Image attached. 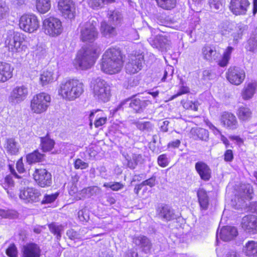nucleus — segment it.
<instances>
[{
  "label": "nucleus",
  "instance_id": "nucleus-6",
  "mask_svg": "<svg viewBox=\"0 0 257 257\" xmlns=\"http://www.w3.org/2000/svg\"><path fill=\"white\" fill-rule=\"evenodd\" d=\"M96 22L92 20L80 26V38L83 42H93L97 38Z\"/></svg>",
  "mask_w": 257,
  "mask_h": 257
},
{
  "label": "nucleus",
  "instance_id": "nucleus-31",
  "mask_svg": "<svg viewBox=\"0 0 257 257\" xmlns=\"http://www.w3.org/2000/svg\"><path fill=\"white\" fill-rule=\"evenodd\" d=\"M246 29V26L241 23L236 24L235 26L232 25L231 36L233 42L236 44L239 40L242 38L244 32Z\"/></svg>",
  "mask_w": 257,
  "mask_h": 257
},
{
  "label": "nucleus",
  "instance_id": "nucleus-49",
  "mask_svg": "<svg viewBox=\"0 0 257 257\" xmlns=\"http://www.w3.org/2000/svg\"><path fill=\"white\" fill-rule=\"evenodd\" d=\"M194 133L196 136V139H198L204 141H207L208 139V132L204 128H196L194 131Z\"/></svg>",
  "mask_w": 257,
  "mask_h": 257
},
{
  "label": "nucleus",
  "instance_id": "nucleus-62",
  "mask_svg": "<svg viewBox=\"0 0 257 257\" xmlns=\"http://www.w3.org/2000/svg\"><path fill=\"white\" fill-rule=\"evenodd\" d=\"M138 252L133 248L128 249L126 251L123 257H138Z\"/></svg>",
  "mask_w": 257,
  "mask_h": 257
},
{
  "label": "nucleus",
  "instance_id": "nucleus-53",
  "mask_svg": "<svg viewBox=\"0 0 257 257\" xmlns=\"http://www.w3.org/2000/svg\"><path fill=\"white\" fill-rule=\"evenodd\" d=\"M66 235L69 239L73 240L81 239L82 238V236L79 233H78L73 229L68 230Z\"/></svg>",
  "mask_w": 257,
  "mask_h": 257
},
{
  "label": "nucleus",
  "instance_id": "nucleus-33",
  "mask_svg": "<svg viewBox=\"0 0 257 257\" xmlns=\"http://www.w3.org/2000/svg\"><path fill=\"white\" fill-rule=\"evenodd\" d=\"M243 251L246 256L257 257V242L248 241L244 246Z\"/></svg>",
  "mask_w": 257,
  "mask_h": 257
},
{
  "label": "nucleus",
  "instance_id": "nucleus-21",
  "mask_svg": "<svg viewBox=\"0 0 257 257\" xmlns=\"http://www.w3.org/2000/svg\"><path fill=\"white\" fill-rule=\"evenodd\" d=\"M242 227L251 234L257 233V216L250 215L244 216L241 221Z\"/></svg>",
  "mask_w": 257,
  "mask_h": 257
},
{
  "label": "nucleus",
  "instance_id": "nucleus-56",
  "mask_svg": "<svg viewBox=\"0 0 257 257\" xmlns=\"http://www.w3.org/2000/svg\"><path fill=\"white\" fill-rule=\"evenodd\" d=\"M35 54L38 59L44 58L47 55L46 49L42 47H38L35 51Z\"/></svg>",
  "mask_w": 257,
  "mask_h": 257
},
{
  "label": "nucleus",
  "instance_id": "nucleus-13",
  "mask_svg": "<svg viewBox=\"0 0 257 257\" xmlns=\"http://www.w3.org/2000/svg\"><path fill=\"white\" fill-rule=\"evenodd\" d=\"M59 11L66 19H72L75 16V5L72 0H59Z\"/></svg>",
  "mask_w": 257,
  "mask_h": 257
},
{
  "label": "nucleus",
  "instance_id": "nucleus-26",
  "mask_svg": "<svg viewBox=\"0 0 257 257\" xmlns=\"http://www.w3.org/2000/svg\"><path fill=\"white\" fill-rule=\"evenodd\" d=\"M237 235V230L235 227L226 226L221 229L219 236L222 240L227 241L233 239Z\"/></svg>",
  "mask_w": 257,
  "mask_h": 257
},
{
  "label": "nucleus",
  "instance_id": "nucleus-27",
  "mask_svg": "<svg viewBox=\"0 0 257 257\" xmlns=\"http://www.w3.org/2000/svg\"><path fill=\"white\" fill-rule=\"evenodd\" d=\"M159 217L165 221H168L176 218L174 210L168 205H164L159 208Z\"/></svg>",
  "mask_w": 257,
  "mask_h": 257
},
{
  "label": "nucleus",
  "instance_id": "nucleus-61",
  "mask_svg": "<svg viewBox=\"0 0 257 257\" xmlns=\"http://www.w3.org/2000/svg\"><path fill=\"white\" fill-rule=\"evenodd\" d=\"M214 74L209 70H205L202 73V78L204 80H210L214 77Z\"/></svg>",
  "mask_w": 257,
  "mask_h": 257
},
{
  "label": "nucleus",
  "instance_id": "nucleus-9",
  "mask_svg": "<svg viewBox=\"0 0 257 257\" xmlns=\"http://www.w3.org/2000/svg\"><path fill=\"white\" fill-rule=\"evenodd\" d=\"M20 28L30 33L36 31L39 27V21L34 14H25L21 16L19 21Z\"/></svg>",
  "mask_w": 257,
  "mask_h": 257
},
{
  "label": "nucleus",
  "instance_id": "nucleus-36",
  "mask_svg": "<svg viewBox=\"0 0 257 257\" xmlns=\"http://www.w3.org/2000/svg\"><path fill=\"white\" fill-rule=\"evenodd\" d=\"M240 194L241 197L246 199H251L253 197V188L250 184H244L240 186Z\"/></svg>",
  "mask_w": 257,
  "mask_h": 257
},
{
  "label": "nucleus",
  "instance_id": "nucleus-45",
  "mask_svg": "<svg viewBox=\"0 0 257 257\" xmlns=\"http://www.w3.org/2000/svg\"><path fill=\"white\" fill-rule=\"evenodd\" d=\"M233 48L232 47L228 46L223 53L222 59L219 62V65L221 67L226 66L228 63L230 58V55Z\"/></svg>",
  "mask_w": 257,
  "mask_h": 257
},
{
  "label": "nucleus",
  "instance_id": "nucleus-17",
  "mask_svg": "<svg viewBox=\"0 0 257 257\" xmlns=\"http://www.w3.org/2000/svg\"><path fill=\"white\" fill-rule=\"evenodd\" d=\"M133 242L145 253H150L152 248L151 240L144 235H135L133 238Z\"/></svg>",
  "mask_w": 257,
  "mask_h": 257
},
{
  "label": "nucleus",
  "instance_id": "nucleus-30",
  "mask_svg": "<svg viewBox=\"0 0 257 257\" xmlns=\"http://www.w3.org/2000/svg\"><path fill=\"white\" fill-rule=\"evenodd\" d=\"M197 197L201 210H206L209 206V197L207 192L203 188L197 191Z\"/></svg>",
  "mask_w": 257,
  "mask_h": 257
},
{
  "label": "nucleus",
  "instance_id": "nucleus-7",
  "mask_svg": "<svg viewBox=\"0 0 257 257\" xmlns=\"http://www.w3.org/2000/svg\"><path fill=\"white\" fill-rule=\"evenodd\" d=\"M50 96L46 93H40L35 95L31 100V108L36 113L45 111L49 106Z\"/></svg>",
  "mask_w": 257,
  "mask_h": 257
},
{
  "label": "nucleus",
  "instance_id": "nucleus-20",
  "mask_svg": "<svg viewBox=\"0 0 257 257\" xmlns=\"http://www.w3.org/2000/svg\"><path fill=\"white\" fill-rule=\"evenodd\" d=\"M149 41L153 47L162 51H166L170 48V41L164 36H156L154 38H150Z\"/></svg>",
  "mask_w": 257,
  "mask_h": 257
},
{
  "label": "nucleus",
  "instance_id": "nucleus-16",
  "mask_svg": "<svg viewBox=\"0 0 257 257\" xmlns=\"http://www.w3.org/2000/svg\"><path fill=\"white\" fill-rule=\"evenodd\" d=\"M250 6L248 0H230L229 10L236 16L245 15Z\"/></svg>",
  "mask_w": 257,
  "mask_h": 257
},
{
  "label": "nucleus",
  "instance_id": "nucleus-59",
  "mask_svg": "<svg viewBox=\"0 0 257 257\" xmlns=\"http://www.w3.org/2000/svg\"><path fill=\"white\" fill-rule=\"evenodd\" d=\"M198 103L197 101L191 100L187 101L184 104V107L187 109H190L194 111L198 109Z\"/></svg>",
  "mask_w": 257,
  "mask_h": 257
},
{
  "label": "nucleus",
  "instance_id": "nucleus-10",
  "mask_svg": "<svg viewBox=\"0 0 257 257\" xmlns=\"http://www.w3.org/2000/svg\"><path fill=\"white\" fill-rule=\"evenodd\" d=\"M40 191L33 187L24 188L20 190L19 196L24 203H34L40 200Z\"/></svg>",
  "mask_w": 257,
  "mask_h": 257
},
{
  "label": "nucleus",
  "instance_id": "nucleus-35",
  "mask_svg": "<svg viewBox=\"0 0 257 257\" xmlns=\"http://www.w3.org/2000/svg\"><path fill=\"white\" fill-rule=\"evenodd\" d=\"M101 193V189L96 186H90L83 189L80 194L83 197L89 198L92 196H96Z\"/></svg>",
  "mask_w": 257,
  "mask_h": 257
},
{
  "label": "nucleus",
  "instance_id": "nucleus-32",
  "mask_svg": "<svg viewBox=\"0 0 257 257\" xmlns=\"http://www.w3.org/2000/svg\"><path fill=\"white\" fill-rule=\"evenodd\" d=\"M115 27L116 26L110 25L106 22L103 21L101 23L100 32L104 36L111 37L116 34Z\"/></svg>",
  "mask_w": 257,
  "mask_h": 257
},
{
  "label": "nucleus",
  "instance_id": "nucleus-55",
  "mask_svg": "<svg viewBox=\"0 0 257 257\" xmlns=\"http://www.w3.org/2000/svg\"><path fill=\"white\" fill-rule=\"evenodd\" d=\"M6 254L10 257H17L18 256L17 248L14 244H11L6 249Z\"/></svg>",
  "mask_w": 257,
  "mask_h": 257
},
{
  "label": "nucleus",
  "instance_id": "nucleus-51",
  "mask_svg": "<svg viewBox=\"0 0 257 257\" xmlns=\"http://www.w3.org/2000/svg\"><path fill=\"white\" fill-rule=\"evenodd\" d=\"M157 162L158 165L161 167H166L170 162V159L166 154H162L158 157Z\"/></svg>",
  "mask_w": 257,
  "mask_h": 257
},
{
  "label": "nucleus",
  "instance_id": "nucleus-8",
  "mask_svg": "<svg viewBox=\"0 0 257 257\" xmlns=\"http://www.w3.org/2000/svg\"><path fill=\"white\" fill-rule=\"evenodd\" d=\"M43 28L45 34L52 37L59 35L63 31L61 21L54 17H49L44 20Z\"/></svg>",
  "mask_w": 257,
  "mask_h": 257
},
{
  "label": "nucleus",
  "instance_id": "nucleus-15",
  "mask_svg": "<svg viewBox=\"0 0 257 257\" xmlns=\"http://www.w3.org/2000/svg\"><path fill=\"white\" fill-rule=\"evenodd\" d=\"M24 40L23 35L19 33H15L13 37H10L6 41V44L9 51L13 53L23 51L24 46L22 43Z\"/></svg>",
  "mask_w": 257,
  "mask_h": 257
},
{
  "label": "nucleus",
  "instance_id": "nucleus-47",
  "mask_svg": "<svg viewBox=\"0 0 257 257\" xmlns=\"http://www.w3.org/2000/svg\"><path fill=\"white\" fill-rule=\"evenodd\" d=\"M108 20L110 23L114 26H116L120 23L121 20V15L120 13L117 11L110 12L108 14Z\"/></svg>",
  "mask_w": 257,
  "mask_h": 257
},
{
  "label": "nucleus",
  "instance_id": "nucleus-52",
  "mask_svg": "<svg viewBox=\"0 0 257 257\" xmlns=\"http://www.w3.org/2000/svg\"><path fill=\"white\" fill-rule=\"evenodd\" d=\"M246 48L248 51L254 52L257 48V39L251 38L248 40Z\"/></svg>",
  "mask_w": 257,
  "mask_h": 257
},
{
  "label": "nucleus",
  "instance_id": "nucleus-29",
  "mask_svg": "<svg viewBox=\"0 0 257 257\" xmlns=\"http://www.w3.org/2000/svg\"><path fill=\"white\" fill-rule=\"evenodd\" d=\"M257 87V82L255 81H251L245 84L242 91V96L243 99H250L255 92Z\"/></svg>",
  "mask_w": 257,
  "mask_h": 257
},
{
  "label": "nucleus",
  "instance_id": "nucleus-63",
  "mask_svg": "<svg viewBox=\"0 0 257 257\" xmlns=\"http://www.w3.org/2000/svg\"><path fill=\"white\" fill-rule=\"evenodd\" d=\"M106 117H99L94 122V125L95 127H98L105 124L106 122Z\"/></svg>",
  "mask_w": 257,
  "mask_h": 257
},
{
  "label": "nucleus",
  "instance_id": "nucleus-48",
  "mask_svg": "<svg viewBox=\"0 0 257 257\" xmlns=\"http://www.w3.org/2000/svg\"><path fill=\"white\" fill-rule=\"evenodd\" d=\"M114 0H89V6L93 9L102 7L103 5L112 3Z\"/></svg>",
  "mask_w": 257,
  "mask_h": 257
},
{
  "label": "nucleus",
  "instance_id": "nucleus-22",
  "mask_svg": "<svg viewBox=\"0 0 257 257\" xmlns=\"http://www.w3.org/2000/svg\"><path fill=\"white\" fill-rule=\"evenodd\" d=\"M195 168L202 180L205 181L210 180L211 176V170L205 163L202 161L197 162L195 164Z\"/></svg>",
  "mask_w": 257,
  "mask_h": 257
},
{
  "label": "nucleus",
  "instance_id": "nucleus-38",
  "mask_svg": "<svg viewBox=\"0 0 257 257\" xmlns=\"http://www.w3.org/2000/svg\"><path fill=\"white\" fill-rule=\"evenodd\" d=\"M133 123L138 130L147 133L153 132L154 127L153 124L150 121H135Z\"/></svg>",
  "mask_w": 257,
  "mask_h": 257
},
{
  "label": "nucleus",
  "instance_id": "nucleus-64",
  "mask_svg": "<svg viewBox=\"0 0 257 257\" xmlns=\"http://www.w3.org/2000/svg\"><path fill=\"white\" fill-rule=\"evenodd\" d=\"M225 257H240V255L235 249H231L226 252Z\"/></svg>",
  "mask_w": 257,
  "mask_h": 257
},
{
  "label": "nucleus",
  "instance_id": "nucleus-2",
  "mask_svg": "<svg viewBox=\"0 0 257 257\" xmlns=\"http://www.w3.org/2000/svg\"><path fill=\"white\" fill-rule=\"evenodd\" d=\"M84 92V85L78 79L63 81L58 89L59 95L63 99L73 101L79 97Z\"/></svg>",
  "mask_w": 257,
  "mask_h": 257
},
{
  "label": "nucleus",
  "instance_id": "nucleus-43",
  "mask_svg": "<svg viewBox=\"0 0 257 257\" xmlns=\"http://www.w3.org/2000/svg\"><path fill=\"white\" fill-rule=\"evenodd\" d=\"M18 216V212L15 210L0 208V219L2 218L14 219Z\"/></svg>",
  "mask_w": 257,
  "mask_h": 257
},
{
  "label": "nucleus",
  "instance_id": "nucleus-42",
  "mask_svg": "<svg viewBox=\"0 0 257 257\" xmlns=\"http://www.w3.org/2000/svg\"><path fill=\"white\" fill-rule=\"evenodd\" d=\"M49 228L50 231L56 236L57 239L60 240L61 237V233L64 231L63 226L62 225L52 223L49 225Z\"/></svg>",
  "mask_w": 257,
  "mask_h": 257
},
{
  "label": "nucleus",
  "instance_id": "nucleus-11",
  "mask_svg": "<svg viewBox=\"0 0 257 257\" xmlns=\"http://www.w3.org/2000/svg\"><path fill=\"white\" fill-rule=\"evenodd\" d=\"M226 78L232 84L239 85L244 81L245 77L244 70L238 67H230L226 73Z\"/></svg>",
  "mask_w": 257,
  "mask_h": 257
},
{
  "label": "nucleus",
  "instance_id": "nucleus-3",
  "mask_svg": "<svg viewBox=\"0 0 257 257\" xmlns=\"http://www.w3.org/2000/svg\"><path fill=\"white\" fill-rule=\"evenodd\" d=\"M99 49L95 46L82 47L77 53L75 65L77 68L86 70L90 68L98 57Z\"/></svg>",
  "mask_w": 257,
  "mask_h": 257
},
{
  "label": "nucleus",
  "instance_id": "nucleus-37",
  "mask_svg": "<svg viewBox=\"0 0 257 257\" xmlns=\"http://www.w3.org/2000/svg\"><path fill=\"white\" fill-rule=\"evenodd\" d=\"M40 146L44 152H49L54 148L55 142L53 140L51 139L48 137H41L40 138Z\"/></svg>",
  "mask_w": 257,
  "mask_h": 257
},
{
  "label": "nucleus",
  "instance_id": "nucleus-24",
  "mask_svg": "<svg viewBox=\"0 0 257 257\" xmlns=\"http://www.w3.org/2000/svg\"><path fill=\"white\" fill-rule=\"evenodd\" d=\"M202 53L204 59L209 61L216 60L220 57V54L216 51V48L211 46H204Z\"/></svg>",
  "mask_w": 257,
  "mask_h": 257
},
{
  "label": "nucleus",
  "instance_id": "nucleus-40",
  "mask_svg": "<svg viewBox=\"0 0 257 257\" xmlns=\"http://www.w3.org/2000/svg\"><path fill=\"white\" fill-rule=\"evenodd\" d=\"M50 8L51 3L50 0H37L36 9L39 13L45 14L48 12Z\"/></svg>",
  "mask_w": 257,
  "mask_h": 257
},
{
  "label": "nucleus",
  "instance_id": "nucleus-39",
  "mask_svg": "<svg viewBox=\"0 0 257 257\" xmlns=\"http://www.w3.org/2000/svg\"><path fill=\"white\" fill-rule=\"evenodd\" d=\"M6 149L7 153L12 155H17L19 150L18 143L12 138L7 140Z\"/></svg>",
  "mask_w": 257,
  "mask_h": 257
},
{
  "label": "nucleus",
  "instance_id": "nucleus-28",
  "mask_svg": "<svg viewBox=\"0 0 257 257\" xmlns=\"http://www.w3.org/2000/svg\"><path fill=\"white\" fill-rule=\"evenodd\" d=\"M13 69L11 65L6 62H0V82H5L12 78Z\"/></svg>",
  "mask_w": 257,
  "mask_h": 257
},
{
  "label": "nucleus",
  "instance_id": "nucleus-60",
  "mask_svg": "<svg viewBox=\"0 0 257 257\" xmlns=\"http://www.w3.org/2000/svg\"><path fill=\"white\" fill-rule=\"evenodd\" d=\"M88 167V164L80 159L76 160L74 163V167L76 169H84Z\"/></svg>",
  "mask_w": 257,
  "mask_h": 257
},
{
  "label": "nucleus",
  "instance_id": "nucleus-44",
  "mask_svg": "<svg viewBox=\"0 0 257 257\" xmlns=\"http://www.w3.org/2000/svg\"><path fill=\"white\" fill-rule=\"evenodd\" d=\"M158 5L165 10H171L174 8L176 4V0H156Z\"/></svg>",
  "mask_w": 257,
  "mask_h": 257
},
{
  "label": "nucleus",
  "instance_id": "nucleus-18",
  "mask_svg": "<svg viewBox=\"0 0 257 257\" xmlns=\"http://www.w3.org/2000/svg\"><path fill=\"white\" fill-rule=\"evenodd\" d=\"M28 89L25 86H17L12 91L9 101L13 104L19 103L26 99Z\"/></svg>",
  "mask_w": 257,
  "mask_h": 257
},
{
  "label": "nucleus",
  "instance_id": "nucleus-41",
  "mask_svg": "<svg viewBox=\"0 0 257 257\" xmlns=\"http://www.w3.org/2000/svg\"><path fill=\"white\" fill-rule=\"evenodd\" d=\"M44 157V154L40 153L38 151L36 150L27 155V162L29 164L41 162L43 160Z\"/></svg>",
  "mask_w": 257,
  "mask_h": 257
},
{
  "label": "nucleus",
  "instance_id": "nucleus-34",
  "mask_svg": "<svg viewBox=\"0 0 257 257\" xmlns=\"http://www.w3.org/2000/svg\"><path fill=\"white\" fill-rule=\"evenodd\" d=\"M252 112L250 108L246 106H240L237 111V115L241 121L246 122L251 118Z\"/></svg>",
  "mask_w": 257,
  "mask_h": 257
},
{
  "label": "nucleus",
  "instance_id": "nucleus-5",
  "mask_svg": "<svg viewBox=\"0 0 257 257\" xmlns=\"http://www.w3.org/2000/svg\"><path fill=\"white\" fill-rule=\"evenodd\" d=\"M147 105L146 100L134 96L122 101L117 106L115 110L122 109L134 113H141L144 111Z\"/></svg>",
  "mask_w": 257,
  "mask_h": 257
},
{
  "label": "nucleus",
  "instance_id": "nucleus-58",
  "mask_svg": "<svg viewBox=\"0 0 257 257\" xmlns=\"http://www.w3.org/2000/svg\"><path fill=\"white\" fill-rule=\"evenodd\" d=\"M232 25H228L223 27L220 32L221 34L227 37H229V36H231Z\"/></svg>",
  "mask_w": 257,
  "mask_h": 257
},
{
  "label": "nucleus",
  "instance_id": "nucleus-4",
  "mask_svg": "<svg viewBox=\"0 0 257 257\" xmlns=\"http://www.w3.org/2000/svg\"><path fill=\"white\" fill-rule=\"evenodd\" d=\"M91 87L95 99L104 102L109 100L111 96L110 86L104 80L99 77L93 79L91 82Z\"/></svg>",
  "mask_w": 257,
  "mask_h": 257
},
{
  "label": "nucleus",
  "instance_id": "nucleus-19",
  "mask_svg": "<svg viewBox=\"0 0 257 257\" xmlns=\"http://www.w3.org/2000/svg\"><path fill=\"white\" fill-rule=\"evenodd\" d=\"M221 124L228 130H234L238 128V122L234 114L231 112H224L220 116Z\"/></svg>",
  "mask_w": 257,
  "mask_h": 257
},
{
  "label": "nucleus",
  "instance_id": "nucleus-25",
  "mask_svg": "<svg viewBox=\"0 0 257 257\" xmlns=\"http://www.w3.org/2000/svg\"><path fill=\"white\" fill-rule=\"evenodd\" d=\"M125 158L123 164L131 169H135L139 163H142L143 159L140 154H133L132 156L128 155H123Z\"/></svg>",
  "mask_w": 257,
  "mask_h": 257
},
{
  "label": "nucleus",
  "instance_id": "nucleus-54",
  "mask_svg": "<svg viewBox=\"0 0 257 257\" xmlns=\"http://www.w3.org/2000/svg\"><path fill=\"white\" fill-rule=\"evenodd\" d=\"M59 195V193L52 194H46L42 201V204H48L54 202Z\"/></svg>",
  "mask_w": 257,
  "mask_h": 257
},
{
  "label": "nucleus",
  "instance_id": "nucleus-14",
  "mask_svg": "<svg viewBox=\"0 0 257 257\" xmlns=\"http://www.w3.org/2000/svg\"><path fill=\"white\" fill-rule=\"evenodd\" d=\"M143 62L144 56L142 54H132L125 66L126 72L130 74H135L141 70Z\"/></svg>",
  "mask_w": 257,
  "mask_h": 257
},
{
  "label": "nucleus",
  "instance_id": "nucleus-50",
  "mask_svg": "<svg viewBox=\"0 0 257 257\" xmlns=\"http://www.w3.org/2000/svg\"><path fill=\"white\" fill-rule=\"evenodd\" d=\"M208 4L212 10L221 11L224 4V0H209Z\"/></svg>",
  "mask_w": 257,
  "mask_h": 257
},
{
  "label": "nucleus",
  "instance_id": "nucleus-57",
  "mask_svg": "<svg viewBox=\"0 0 257 257\" xmlns=\"http://www.w3.org/2000/svg\"><path fill=\"white\" fill-rule=\"evenodd\" d=\"M9 8L7 6L5 2L0 1V20L5 18L7 13L8 12Z\"/></svg>",
  "mask_w": 257,
  "mask_h": 257
},
{
  "label": "nucleus",
  "instance_id": "nucleus-1",
  "mask_svg": "<svg viewBox=\"0 0 257 257\" xmlns=\"http://www.w3.org/2000/svg\"><path fill=\"white\" fill-rule=\"evenodd\" d=\"M123 63L122 56L119 49L110 48L102 56L100 64V69L105 73L113 74L121 70Z\"/></svg>",
  "mask_w": 257,
  "mask_h": 257
},
{
  "label": "nucleus",
  "instance_id": "nucleus-46",
  "mask_svg": "<svg viewBox=\"0 0 257 257\" xmlns=\"http://www.w3.org/2000/svg\"><path fill=\"white\" fill-rule=\"evenodd\" d=\"M40 79L43 85H46L53 81V73L50 71H44L41 74Z\"/></svg>",
  "mask_w": 257,
  "mask_h": 257
},
{
  "label": "nucleus",
  "instance_id": "nucleus-23",
  "mask_svg": "<svg viewBox=\"0 0 257 257\" xmlns=\"http://www.w3.org/2000/svg\"><path fill=\"white\" fill-rule=\"evenodd\" d=\"M41 249L38 244L30 243L22 248V257H40Z\"/></svg>",
  "mask_w": 257,
  "mask_h": 257
},
{
  "label": "nucleus",
  "instance_id": "nucleus-12",
  "mask_svg": "<svg viewBox=\"0 0 257 257\" xmlns=\"http://www.w3.org/2000/svg\"><path fill=\"white\" fill-rule=\"evenodd\" d=\"M36 183L41 187H48L52 184V175L45 169H36L33 174Z\"/></svg>",
  "mask_w": 257,
  "mask_h": 257
}]
</instances>
